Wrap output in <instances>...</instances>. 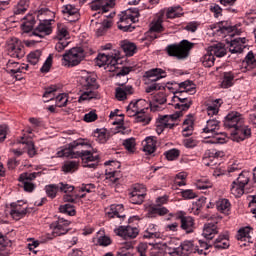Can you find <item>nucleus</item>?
<instances>
[{
  "mask_svg": "<svg viewBox=\"0 0 256 256\" xmlns=\"http://www.w3.org/2000/svg\"><path fill=\"white\" fill-rule=\"evenodd\" d=\"M60 213H64V215H69L70 217H74L76 214L75 206L71 204H64L59 207Z\"/></svg>",
  "mask_w": 256,
  "mask_h": 256,
  "instance_id": "8fccbe9b",
  "label": "nucleus"
},
{
  "mask_svg": "<svg viewBox=\"0 0 256 256\" xmlns=\"http://www.w3.org/2000/svg\"><path fill=\"white\" fill-rule=\"evenodd\" d=\"M20 145H24V150L26 149L29 157H35L37 155V150L35 149V143L31 140H25V137H21L18 142Z\"/></svg>",
  "mask_w": 256,
  "mask_h": 256,
  "instance_id": "7c9ffc66",
  "label": "nucleus"
},
{
  "mask_svg": "<svg viewBox=\"0 0 256 256\" xmlns=\"http://www.w3.org/2000/svg\"><path fill=\"white\" fill-rule=\"evenodd\" d=\"M61 13L64 17H67V20L70 22H75L79 19V9L75 5L66 4L62 6Z\"/></svg>",
  "mask_w": 256,
  "mask_h": 256,
  "instance_id": "a211bd4d",
  "label": "nucleus"
},
{
  "mask_svg": "<svg viewBox=\"0 0 256 256\" xmlns=\"http://www.w3.org/2000/svg\"><path fill=\"white\" fill-rule=\"evenodd\" d=\"M181 11V7H170L167 9L166 17L167 19H177V17H181L183 13Z\"/></svg>",
  "mask_w": 256,
  "mask_h": 256,
  "instance_id": "3c124183",
  "label": "nucleus"
},
{
  "mask_svg": "<svg viewBox=\"0 0 256 256\" xmlns=\"http://www.w3.org/2000/svg\"><path fill=\"white\" fill-rule=\"evenodd\" d=\"M180 152L178 149H171L165 152L166 159L168 161H175V159H179Z\"/></svg>",
  "mask_w": 256,
  "mask_h": 256,
  "instance_id": "4d7b16f0",
  "label": "nucleus"
},
{
  "mask_svg": "<svg viewBox=\"0 0 256 256\" xmlns=\"http://www.w3.org/2000/svg\"><path fill=\"white\" fill-rule=\"evenodd\" d=\"M42 52L41 50H35L28 54L27 60L30 65H37L41 59Z\"/></svg>",
  "mask_w": 256,
  "mask_h": 256,
  "instance_id": "49530a36",
  "label": "nucleus"
},
{
  "mask_svg": "<svg viewBox=\"0 0 256 256\" xmlns=\"http://www.w3.org/2000/svg\"><path fill=\"white\" fill-rule=\"evenodd\" d=\"M59 90V87L57 85H52L47 88H45V92L43 94L44 103H49V101H53L55 99V93Z\"/></svg>",
  "mask_w": 256,
  "mask_h": 256,
  "instance_id": "72a5a7b5",
  "label": "nucleus"
},
{
  "mask_svg": "<svg viewBox=\"0 0 256 256\" xmlns=\"http://www.w3.org/2000/svg\"><path fill=\"white\" fill-rule=\"evenodd\" d=\"M129 195L130 203H133V205H141L145 200V195H147V188H145L143 184H135Z\"/></svg>",
  "mask_w": 256,
  "mask_h": 256,
  "instance_id": "1a4fd4ad",
  "label": "nucleus"
},
{
  "mask_svg": "<svg viewBox=\"0 0 256 256\" xmlns=\"http://www.w3.org/2000/svg\"><path fill=\"white\" fill-rule=\"evenodd\" d=\"M249 232H250L249 227L241 228L238 231L237 239L241 240V239H245V237H249Z\"/></svg>",
  "mask_w": 256,
  "mask_h": 256,
  "instance_id": "774afa93",
  "label": "nucleus"
},
{
  "mask_svg": "<svg viewBox=\"0 0 256 256\" xmlns=\"http://www.w3.org/2000/svg\"><path fill=\"white\" fill-rule=\"evenodd\" d=\"M145 77L149 79L152 83H155V81H159V79H163L167 77L166 72L161 68H154L151 70H148L145 73Z\"/></svg>",
  "mask_w": 256,
  "mask_h": 256,
  "instance_id": "5701e85b",
  "label": "nucleus"
},
{
  "mask_svg": "<svg viewBox=\"0 0 256 256\" xmlns=\"http://www.w3.org/2000/svg\"><path fill=\"white\" fill-rule=\"evenodd\" d=\"M165 251L168 255H181V241L177 238H171L164 244Z\"/></svg>",
  "mask_w": 256,
  "mask_h": 256,
  "instance_id": "6ab92c4d",
  "label": "nucleus"
},
{
  "mask_svg": "<svg viewBox=\"0 0 256 256\" xmlns=\"http://www.w3.org/2000/svg\"><path fill=\"white\" fill-rule=\"evenodd\" d=\"M108 215H110V217H118V219L125 218V213H123V205H111L110 212H108Z\"/></svg>",
  "mask_w": 256,
  "mask_h": 256,
  "instance_id": "c9c22d12",
  "label": "nucleus"
},
{
  "mask_svg": "<svg viewBox=\"0 0 256 256\" xmlns=\"http://www.w3.org/2000/svg\"><path fill=\"white\" fill-rule=\"evenodd\" d=\"M210 219H212L213 222L206 223L202 233L203 237H205V239L208 241H211V239H213L217 233H219V230H217V223H219V218L212 216Z\"/></svg>",
  "mask_w": 256,
  "mask_h": 256,
  "instance_id": "4468645a",
  "label": "nucleus"
},
{
  "mask_svg": "<svg viewBox=\"0 0 256 256\" xmlns=\"http://www.w3.org/2000/svg\"><path fill=\"white\" fill-rule=\"evenodd\" d=\"M37 175H39V173H22L20 176H19V181H27V182H31L33 181V179H36L37 178Z\"/></svg>",
  "mask_w": 256,
  "mask_h": 256,
  "instance_id": "13d9d810",
  "label": "nucleus"
},
{
  "mask_svg": "<svg viewBox=\"0 0 256 256\" xmlns=\"http://www.w3.org/2000/svg\"><path fill=\"white\" fill-rule=\"evenodd\" d=\"M92 11H102L107 13L115 7V0H93L90 4Z\"/></svg>",
  "mask_w": 256,
  "mask_h": 256,
  "instance_id": "f3484780",
  "label": "nucleus"
},
{
  "mask_svg": "<svg viewBox=\"0 0 256 256\" xmlns=\"http://www.w3.org/2000/svg\"><path fill=\"white\" fill-rule=\"evenodd\" d=\"M195 253H197V246H195L193 241L186 240L181 243L180 255L189 256Z\"/></svg>",
  "mask_w": 256,
  "mask_h": 256,
  "instance_id": "bb28decb",
  "label": "nucleus"
},
{
  "mask_svg": "<svg viewBox=\"0 0 256 256\" xmlns=\"http://www.w3.org/2000/svg\"><path fill=\"white\" fill-rule=\"evenodd\" d=\"M219 131V121L217 119H210L206 122V127L203 128V133L213 135Z\"/></svg>",
  "mask_w": 256,
  "mask_h": 256,
  "instance_id": "2f4dec72",
  "label": "nucleus"
},
{
  "mask_svg": "<svg viewBox=\"0 0 256 256\" xmlns=\"http://www.w3.org/2000/svg\"><path fill=\"white\" fill-rule=\"evenodd\" d=\"M163 31V17H158L150 26V33H161Z\"/></svg>",
  "mask_w": 256,
  "mask_h": 256,
  "instance_id": "c03bdc74",
  "label": "nucleus"
},
{
  "mask_svg": "<svg viewBox=\"0 0 256 256\" xmlns=\"http://www.w3.org/2000/svg\"><path fill=\"white\" fill-rule=\"evenodd\" d=\"M243 125V117L239 112H230L224 120V127L226 129H234L236 131L239 127Z\"/></svg>",
  "mask_w": 256,
  "mask_h": 256,
  "instance_id": "f8f14e48",
  "label": "nucleus"
},
{
  "mask_svg": "<svg viewBox=\"0 0 256 256\" xmlns=\"http://www.w3.org/2000/svg\"><path fill=\"white\" fill-rule=\"evenodd\" d=\"M215 249H229V236L220 235L214 242Z\"/></svg>",
  "mask_w": 256,
  "mask_h": 256,
  "instance_id": "e433bc0d",
  "label": "nucleus"
},
{
  "mask_svg": "<svg viewBox=\"0 0 256 256\" xmlns=\"http://www.w3.org/2000/svg\"><path fill=\"white\" fill-rule=\"evenodd\" d=\"M51 33H53L51 21L44 20L40 22L39 25L33 30L32 35H35V37H40V39H43V37H47V35H51Z\"/></svg>",
  "mask_w": 256,
  "mask_h": 256,
  "instance_id": "2eb2a0df",
  "label": "nucleus"
},
{
  "mask_svg": "<svg viewBox=\"0 0 256 256\" xmlns=\"http://www.w3.org/2000/svg\"><path fill=\"white\" fill-rule=\"evenodd\" d=\"M187 95L186 92H176L172 98L175 109H179L176 113H182L183 111H188V109L193 105V100L191 97L185 96Z\"/></svg>",
  "mask_w": 256,
  "mask_h": 256,
  "instance_id": "6e6552de",
  "label": "nucleus"
},
{
  "mask_svg": "<svg viewBox=\"0 0 256 256\" xmlns=\"http://www.w3.org/2000/svg\"><path fill=\"white\" fill-rule=\"evenodd\" d=\"M29 69V64H19L15 61L9 60L6 64L7 73H12V75H17V73H23Z\"/></svg>",
  "mask_w": 256,
  "mask_h": 256,
  "instance_id": "4be33fe9",
  "label": "nucleus"
},
{
  "mask_svg": "<svg viewBox=\"0 0 256 256\" xmlns=\"http://www.w3.org/2000/svg\"><path fill=\"white\" fill-rule=\"evenodd\" d=\"M242 67L245 68L246 71H252V69H254V74L256 75V59L252 52L246 55L245 60L242 62Z\"/></svg>",
  "mask_w": 256,
  "mask_h": 256,
  "instance_id": "cd10ccee",
  "label": "nucleus"
},
{
  "mask_svg": "<svg viewBox=\"0 0 256 256\" xmlns=\"http://www.w3.org/2000/svg\"><path fill=\"white\" fill-rule=\"evenodd\" d=\"M53 65V57L50 55L41 67V73H49L51 66Z\"/></svg>",
  "mask_w": 256,
  "mask_h": 256,
  "instance_id": "052dcab7",
  "label": "nucleus"
},
{
  "mask_svg": "<svg viewBox=\"0 0 256 256\" xmlns=\"http://www.w3.org/2000/svg\"><path fill=\"white\" fill-rule=\"evenodd\" d=\"M204 165L206 167H211L212 169H215L217 167L218 160L217 158H213L212 156L209 155L208 158L203 159Z\"/></svg>",
  "mask_w": 256,
  "mask_h": 256,
  "instance_id": "680f3d73",
  "label": "nucleus"
},
{
  "mask_svg": "<svg viewBox=\"0 0 256 256\" xmlns=\"http://www.w3.org/2000/svg\"><path fill=\"white\" fill-rule=\"evenodd\" d=\"M85 59V50L75 47L63 54L62 65L64 67H77Z\"/></svg>",
  "mask_w": 256,
  "mask_h": 256,
  "instance_id": "39448f33",
  "label": "nucleus"
},
{
  "mask_svg": "<svg viewBox=\"0 0 256 256\" xmlns=\"http://www.w3.org/2000/svg\"><path fill=\"white\" fill-rule=\"evenodd\" d=\"M231 195H234L235 197H241L245 193V186H242L241 184H237V182H232L231 188Z\"/></svg>",
  "mask_w": 256,
  "mask_h": 256,
  "instance_id": "79ce46f5",
  "label": "nucleus"
},
{
  "mask_svg": "<svg viewBox=\"0 0 256 256\" xmlns=\"http://www.w3.org/2000/svg\"><path fill=\"white\" fill-rule=\"evenodd\" d=\"M46 195H48L51 199H55L57 197V191H59V185L50 184L45 187Z\"/></svg>",
  "mask_w": 256,
  "mask_h": 256,
  "instance_id": "864d4df0",
  "label": "nucleus"
},
{
  "mask_svg": "<svg viewBox=\"0 0 256 256\" xmlns=\"http://www.w3.org/2000/svg\"><path fill=\"white\" fill-rule=\"evenodd\" d=\"M67 95L66 94H59L56 97V105L57 107H65L67 105Z\"/></svg>",
  "mask_w": 256,
  "mask_h": 256,
  "instance_id": "e2e57ef3",
  "label": "nucleus"
},
{
  "mask_svg": "<svg viewBox=\"0 0 256 256\" xmlns=\"http://www.w3.org/2000/svg\"><path fill=\"white\" fill-rule=\"evenodd\" d=\"M26 19L27 21L24 22L22 25V31H24V33H29V31L33 30V27L35 25V18L33 17V15H29Z\"/></svg>",
  "mask_w": 256,
  "mask_h": 256,
  "instance_id": "603ef678",
  "label": "nucleus"
},
{
  "mask_svg": "<svg viewBox=\"0 0 256 256\" xmlns=\"http://www.w3.org/2000/svg\"><path fill=\"white\" fill-rule=\"evenodd\" d=\"M216 208L220 213H224L225 215H229V211L231 210V202L228 199H219L216 202Z\"/></svg>",
  "mask_w": 256,
  "mask_h": 256,
  "instance_id": "473e14b6",
  "label": "nucleus"
},
{
  "mask_svg": "<svg viewBox=\"0 0 256 256\" xmlns=\"http://www.w3.org/2000/svg\"><path fill=\"white\" fill-rule=\"evenodd\" d=\"M79 166V163L76 161H70L63 165L62 169L64 173H71V171H77V167Z\"/></svg>",
  "mask_w": 256,
  "mask_h": 256,
  "instance_id": "6e6d98bb",
  "label": "nucleus"
},
{
  "mask_svg": "<svg viewBox=\"0 0 256 256\" xmlns=\"http://www.w3.org/2000/svg\"><path fill=\"white\" fill-rule=\"evenodd\" d=\"M121 61V52L119 50H113V52L108 54H99L97 56V64L99 67L107 65L110 67V71H115L117 65Z\"/></svg>",
  "mask_w": 256,
  "mask_h": 256,
  "instance_id": "423d86ee",
  "label": "nucleus"
},
{
  "mask_svg": "<svg viewBox=\"0 0 256 256\" xmlns=\"http://www.w3.org/2000/svg\"><path fill=\"white\" fill-rule=\"evenodd\" d=\"M232 135L239 137L240 141H244L245 137L251 136V129L246 128L243 124L236 131L232 132Z\"/></svg>",
  "mask_w": 256,
  "mask_h": 256,
  "instance_id": "4c0bfd02",
  "label": "nucleus"
},
{
  "mask_svg": "<svg viewBox=\"0 0 256 256\" xmlns=\"http://www.w3.org/2000/svg\"><path fill=\"white\" fill-rule=\"evenodd\" d=\"M209 53L214 57H225L227 55V49L223 43H218L216 45L208 47Z\"/></svg>",
  "mask_w": 256,
  "mask_h": 256,
  "instance_id": "c756f323",
  "label": "nucleus"
},
{
  "mask_svg": "<svg viewBox=\"0 0 256 256\" xmlns=\"http://www.w3.org/2000/svg\"><path fill=\"white\" fill-rule=\"evenodd\" d=\"M143 151L151 155L155 153V149H157V140L153 137H147L143 142Z\"/></svg>",
  "mask_w": 256,
  "mask_h": 256,
  "instance_id": "c85d7f7f",
  "label": "nucleus"
},
{
  "mask_svg": "<svg viewBox=\"0 0 256 256\" xmlns=\"http://www.w3.org/2000/svg\"><path fill=\"white\" fill-rule=\"evenodd\" d=\"M95 137H97V141H99V143H107L109 140V133L105 128L97 129L95 132Z\"/></svg>",
  "mask_w": 256,
  "mask_h": 256,
  "instance_id": "de8ad7c7",
  "label": "nucleus"
},
{
  "mask_svg": "<svg viewBox=\"0 0 256 256\" xmlns=\"http://www.w3.org/2000/svg\"><path fill=\"white\" fill-rule=\"evenodd\" d=\"M67 35H69V32L67 31V27H65L63 25H59L58 26V39L64 40L65 37H67Z\"/></svg>",
  "mask_w": 256,
  "mask_h": 256,
  "instance_id": "0e129e2a",
  "label": "nucleus"
},
{
  "mask_svg": "<svg viewBox=\"0 0 256 256\" xmlns=\"http://www.w3.org/2000/svg\"><path fill=\"white\" fill-rule=\"evenodd\" d=\"M246 42V38H236L234 40H231L229 46L230 53H243V49H245Z\"/></svg>",
  "mask_w": 256,
  "mask_h": 256,
  "instance_id": "393cba45",
  "label": "nucleus"
},
{
  "mask_svg": "<svg viewBox=\"0 0 256 256\" xmlns=\"http://www.w3.org/2000/svg\"><path fill=\"white\" fill-rule=\"evenodd\" d=\"M134 89L133 86H123L116 88L115 97L118 101H125L127 99V95H133Z\"/></svg>",
  "mask_w": 256,
  "mask_h": 256,
  "instance_id": "a878e982",
  "label": "nucleus"
},
{
  "mask_svg": "<svg viewBox=\"0 0 256 256\" xmlns=\"http://www.w3.org/2000/svg\"><path fill=\"white\" fill-rule=\"evenodd\" d=\"M211 137L212 139L208 141V143H226L227 142V134L223 133V132H219V130H217L214 134L208 136Z\"/></svg>",
  "mask_w": 256,
  "mask_h": 256,
  "instance_id": "58836bf2",
  "label": "nucleus"
},
{
  "mask_svg": "<svg viewBox=\"0 0 256 256\" xmlns=\"http://www.w3.org/2000/svg\"><path fill=\"white\" fill-rule=\"evenodd\" d=\"M167 103V94L165 92H159L153 96L152 102H150L151 111H157L159 105H165Z\"/></svg>",
  "mask_w": 256,
  "mask_h": 256,
  "instance_id": "b1692460",
  "label": "nucleus"
},
{
  "mask_svg": "<svg viewBox=\"0 0 256 256\" xmlns=\"http://www.w3.org/2000/svg\"><path fill=\"white\" fill-rule=\"evenodd\" d=\"M193 43L188 40H182L179 44L168 45L166 51L169 57H175L176 59L183 60L189 57V52L193 49Z\"/></svg>",
  "mask_w": 256,
  "mask_h": 256,
  "instance_id": "20e7f679",
  "label": "nucleus"
},
{
  "mask_svg": "<svg viewBox=\"0 0 256 256\" xmlns=\"http://www.w3.org/2000/svg\"><path fill=\"white\" fill-rule=\"evenodd\" d=\"M179 117H183L181 112H175L172 115L161 116L156 126V132L158 135H161L162 131H165V129H173L175 127L174 121H177Z\"/></svg>",
  "mask_w": 256,
  "mask_h": 256,
  "instance_id": "0eeeda50",
  "label": "nucleus"
},
{
  "mask_svg": "<svg viewBox=\"0 0 256 256\" xmlns=\"http://www.w3.org/2000/svg\"><path fill=\"white\" fill-rule=\"evenodd\" d=\"M116 234H118L119 237H123L124 239H135V237L139 235V229L133 228L131 226H120L116 230Z\"/></svg>",
  "mask_w": 256,
  "mask_h": 256,
  "instance_id": "412c9836",
  "label": "nucleus"
},
{
  "mask_svg": "<svg viewBox=\"0 0 256 256\" xmlns=\"http://www.w3.org/2000/svg\"><path fill=\"white\" fill-rule=\"evenodd\" d=\"M98 245H100L101 247H107L111 245V238L108 236H100L98 238Z\"/></svg>",
  "mask_w": 256,
  "mask_h": 256,
  "instance_id": "69168bd1",
  "label": "nucleus"
},
{
  "mask_svg": "<svg viewBox=\"0 0 256 256\" xmlns=\"http://www.w3.org/2000/svg\"><path fill=\"white\" fill-rule=\"evenodd\" d=\"M234 79H235V75H233L231 72H225L223 81L221 83V86L223 87V89H229V87H232Z\"/></svg>",
  "mask_w": 256,
  "mask_h": 256,
  "instance_id": "a18cd8bd",
  "label": "nucleus"
},
{
  "mask_svg": "<svg viewBox=\"0 0 256 256\" xmlns=\"http://www.w3.org/2000/svg\"><path fill=\"white\" fill-rule=\"evenodd\" d=\"M202 64L204 67H213L215 65V56L209 52V49L202 57Z\"/></svg>",
  "mask_w": 256,
  "mask_h": 256,
  "instance_id": "a19ab883",
  "label": "nucleus"
},
{
  "mask_svg": "<svg viewBox=\"0 0 256 256\" xmlns=\"http://www.w3.org/2000/svg\"><path fill=\"white\" fill-rule=\"evenodd\" d=\"M135 122L142 123L143 125H149L151 123V116L145 113V110L135 115Z\"/></svg>",
  "mask_w": 256,
  "mask_h": 256,
  "instance_id": "37998d69",
  "label": "nucleus"
},
{
  "mask_svg": "<svg viewBox=\"0 0 256 256\" xmlns=\"http://www.w3.org/2000/svg\"><path fill=\"white\" fill-rule=\"evenodd\" d=\"M147 109V101L145 99H138L130 102L126 108V113L128 117H135V115L141 113L142 111H146Z\"/></svg>",
  "mask_w": 256,
  "mask_h": 256,
  "instance_id": "ddd939ff",
  "label": "nucleus"
},
{
  "mask_svg": "<svg viewBox=\"0 0 256 256\" xmlns=\"http://www.w3.org/2000/svg\"><path fill=\"white\" fill-rule=\"evenodd\" d=\"M8 55L16 59H23L25 57V46L21 42L15 40L8 44Z\"/></svg>",
  "mask_w": 256,
  "mask_h": 256,
  "instance_id": "dca6fc26",
  "label": "nucleus"
},
{
  "mask_svg": "<svg viewBox=\"0 0 256 256\" xmlns=\"http://www.w3.org/2000/svg\"><path fill=\"white\" fill-rule=\"evenodd\" d=\"M84 121L86 123H93V121H97V113L91 111L84 115Z\"/></svg>",
  "mask_w": 256,
  "mask_h": 256,
  "instance_id": "338daca9",
  "label": "nucleus"
},
{
  "mask_svg": "<svg viewBox=\"0 0 256 256\" xmlns=\"http://www.w3.org/2000/svg\"><path fill=\"white\" fill-rule=\"evenodd\" d=\"M139 9L137 8H129L123 12H121L118 17V29L124 32H131L135 29L133 23L139 22Z\"/></svg>",
  "mask_w": 256,
  "mask_h": 256,
  "instance_id": "7ed1b4c3",
  "label": "nucleus"
},
{
  "mask_svg": "<svg viewBox=\"0 0 256 256\" xmlns=\"http://www.w3.org/2000/svg\"><path fill=\"white\" fill-rule=\"evenodd\" d=\"M123 145L125 149L129 151V153H135V146L137 145L135 143V138H128L124 140Z\"/></svg>",
  "mask_w": 256,
  "mask_h": 256,
  "instance_id": "5fc2aeb1",
  "label": "nucleus"
},
{
  "mask_svg": "<svg viewBox=\"0 0 256 256\" xmlns=\"http://www.w3.org/2000/svg\"><path fill=\"white\" fill-rule=\"evenodd\" d=\"M99 84L97 83V76L95 74L87 75L83 78L82 94L80 95L78 102L91 101V99H97L99 93Z\"/></svg>",
  "mask_w": 256,
  "mask_h": 256,
  "instance_id": "f03ea898",
  "label": "nucleus"
},
{
  "mask_svg": "<svg viewBox=\"0 0 256 256\" xmlns=\"http://www.w3.org/2000/svg\"><path fill=\"white\" fill-rule=\"evenodd\" d=\"M87 145L83 142L73 141L67 148L57 152V157H68L69 159H82V163L99 161V155H93L91 151L85 150Z\"/></svg>",
  "mask_w": 256,
  "mask_h": 256,
  "instance_id": "f257e3e1",
  "label": "nucleus"
},
{
  "mask_svg": "<svg viewBox=\"0 0 256 256\" xmlns=\"http://www.w3.org/2000/svg\"><path fill=\"white\" fill-rule=\"evenodd\" d=\"M196 187L197 189H202V190L211 189V187H213V183L209 179L202 177L196 180Z\"/></svg>",
  "mask_w": 256,
  "mask_h": 256,
  "instance_id": "09e8293b",
  "label": "nucleus"
},
{
  "mask_svg": "<svg viewBox=\"0 0 256 256\" xmlns=\"http://www.w3.org/2000/svg\"><path fill=\"white\" fill-rule=\"evenodd\" d=\"M177 219L180 221V228L187 234L195 231V219L191 216L185 215V212L180 211L177 213Z\"/></svg>",
  "mask_w": 256,
  "mask_h": 256,
  "instance_id": "9b49d317",
  "label": "nucleus"
},
{
  "mask_svg": "<svg viewBox=\"0 0 256 256\" xmlns=\"http://www.w3.org/2000/svg\"><path fill=\"white\" fill-rule=\"evenodd\" d=\"M238 185H242V187H245L249 183V176L247 173H240L238 178L234 181Z\"/></svg>",
  "mask_w": 256,
  "mask_h": 256,
  "instance_id": "bf43d9fd",
  "label": "nucleus"
},
{
  "mask_svg": "<svg viewBox=\"0 0 256 256\" xmlns=\"http://www.w3.org/2000/svg\"><path fill=\"white\" fill-rule=\"evenodd\" d=\"M69 225L71 222L65 220L64 218H58L57 221L50 225L53 237H61V235H67L69 233Z\"/></svg>",
  "mask_w": 256,
  "mask_h": 256,
  "instance_id": "9d476101",
  "label": "nucleus"
},
{
  "mask_svg": "<svg viewBox=\"0 0 256 256\" xmlns=\"http://www.w3.org/2000/svg\"><path fill=\"white\" fill-rule=\"evenodd\" d=\"M160 237L161 233L157 230V226L150 224L144 234V239H159Z\"/></svg>",
  "mask_w": 256,
  "mask_h": 256,
  "instance_id": "f704fd0d",
  "label": "nucleus"
},
{
  "mask_svg": "<svg viewBox=\"0 0 256 256\" xmlns=\"http://www.w3.org/2000/svg\"><path fill=\"white\" fill-rule=\"evenodd\" d=\"M10 207V215L15 221H19V219H23L27 215V206H22L21 202L12 203Z\"/></svg>",
  "mask_w": 256,
  "mask_h": 256,
  "instance_id": "aec40b11",
  "label": "nucleus"
},
{
  "mask_svg": "<svg viewBox=\"0 0 256 256\" xmlns=\"http://www.w3.org/2000/svg\"><path fill=\"white\" fill-rule=\"evenodd\" d=\"M121 47L128 57H133V55H135L137 46H135L133 43L129 41H124L122 42Z\"/></svg>",
  "mask_w": 256,
  "mask_h": 256,
  "instance_id": "ea45409f",
  "label": "nucleus"
}]
</instances>
